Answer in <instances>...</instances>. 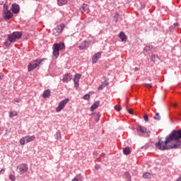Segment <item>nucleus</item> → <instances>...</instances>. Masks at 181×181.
I'll return each mask as SVG.
<instances>
[{"instance_id": "nucleus-1", "label": "nucleus", "mask_w": 181, "mask_h": 181, "mask_svg": "<svg viewBox=\"0 0 181 181\" xmlns=\"http://www.w3.org/2000/svg\"><path fill=\"white\" fill-rule=\"evenodd\" d=\"M179 146H181V129L173 130L165 137V141L160 139L156 143V147L160 151L177 149Z\"/></svg>"}, {"instance_id": "nucleus-2", "label": "nucleus", "mask_w": 181, "mask_h": 181, "mask_svg": "<svg viewBox=\"0 0 181 181\" xmlns=\"http://www.w3.org/2000/svg\"><path fill=\"white\" fill-rule=\"evenodd\" d=\"M23 33L21 31H14L8 35L7 40L4 42V45L6 47H9L12 43H15L17 40L22 38Z\"/></svg>"}, {"instance_id": "nucleus-3", "label": "nucleus", "mask_w": 181, "mask_h": 181, "mask_svg": "<svg viewBox=\"0 0 181 181\" xmlns=\"http://www.w3.org/2000/svg\"><path fill=\"white\" fill-rule=\"evenodd\" d=\"M64 47H65V45H64V43L63 42L54 43L52 45V49H53L52 54L54 57H55V59H57V57L60 56L59 52H61V50H64Z\"/></svg>"}, {"instance_id": "nucleus-4", "label": "nucleus", "mask_w": 181, "mask_h": 181, "mask_svg": "<svg viewBox=\"0 0 181 181\" xmlns=\"http://www.w3.org/2000/svg\"><path fill=\"white\" fill-rule=\"evenodd\" d=\"M8 6L7 4H4L3 7V17L4 18L5 21H9L13 18V14L11 11L8 10Z\"/></svg>"}, {"instance_id": "nucleus-5", "label": "nucleus", "mask_w": 181, "mask_h": 181, "mask_svg": "<svg viewBox=\"0 0 181 181\" xmlns=\"http://www.w3.org/2000/svg\"><path fill=\"white\" fill-rule=\"evenodd\" d=\"M28 170H29V168L26 163H21L18 165L16 168V172H18L19 175H25Z\"/></svg>"}, {"instance_id": "nucleus-6", "label": "nucleus", "mask_w": 181, "mask_h": 181, "mask_svg": "<svg viewBox=\"0 0 181 181\" xmlns=\"http://www.w3.org/2000/svg\"><path fill=\"white\" fill-rule=\"evenodd\" d=\"M35 139H36V136H35V135L25 136L24 137H22L20 139V144L21 145H25V144H29V142H33Z\"/></svg>"}, {"instance_id": "nucleus-7", "label": "nucleus", "mask_w": 181, "mask_h": 181, "mask_svg": "<svg viewBox=\"0 0 181 181\" xmlns=\"http://www.w3.org/2000/svg\"><path fill=\"white\" fill-rule=\"evenodd\" d=\"M42 62H43V59H39L32 61L28 66V71H32V70L36 69V67H37V66H39V64H40V63H42Z\"/></svg>"}, {"instance_id": "nucleus-8", "label": "nucleus", "mask_w": 181, "mask_h": 181, "mask_svg": "<svg viewBox=\"0 0 181 181\" xmlns=\"http://www.w3.org/2000/svg\"><path fill=\"white\" fill-rule=\"evenodd\" d=\"M65 26L64 23L57 25L52 30V35H54V36H59V35L63 32V29H64Z\"/></svg>"}, {"instance_id": "nucleus-9", "label": "nucleus", "mask_w": 181, "mask_h": 181, "mask_svg": "<svg viewBox=\"0 0 181 181\" xmlns=\"http://www.w3.org/2000/svg\"><path fill=\"white\" fill-rule=\"evenodd\" d=\"M70 101V100L69 98H65L64 100H62L58 105V106L56 107V112H60V111H62V110H63L64 108V107H66V105H67V103H69Z\"/></svg>"}, {"instance_id": "nucleus-10", "label": "nucleus", "mask_w": 181, "mask_h": 181, "mask_svg": "<svg viewBox=\"0 0 181 181\" xmlns=\"http://www.w3.org/2000/svg\"><path fill=\"white\" fill-rule=\"evenodd\" d=\"M90 45H91V40H83L78 45V49L80 50H84V49H87Z\"/></svg>"}, {"instance_id": "nucleus-11", "label": "nucleus", "mask_w": 181, "mask_h": 181, "mask_svg": "<svg viewBox=\"0 0 181 181\" xmlns=\"http://www.w3.org/2000/svg\"><path fill=\"white\" fill-rule=\"evenodd\" d=\"M71 78H73V75L71 74H65L62 77L63 83H69L71 81Z\"/></svg>"}, {"instance_id": "nucleus-12", "label": "nucleus", "mask_w": 181, "mask_h": 181, "mask_svg": "<svg viewBox=\"0 0 181 181\" xmlns=\"http://www.w3.org/2000/svg\"><path fill=\"white\" fill-rule=\"evenodd\" d=\"M80 78H81V74H76L74 76V87L76 88L78 87V81H80Z\"/></svg>"}, {"instance_id": "nucleus-13", "label": "nucleus", "mask_w": 181, "mask_h": 181, "mask_svg": "<svg viewBox=\"0 0 181 181\" xmlns=\"http://www.w3.org/2000/svg\"><path fill=\"white\" fill-rule=\"evenodd\" d=\"M101 58V52H97L95 54L92 58V64H95L98 62V59Z\"/></svg>"}, {"instance_id": "nucleus-14", "label": "nucleus", "mask_w": 181, "mask_h": 181, "mask_svg": "<svg viewBox=\"0 0 181 181\" xmlns=\"http://www.w3.org/2000/svg\"><path fill=\"white\" fill-rule=\"evenodd\" d=\"M11 11L13 12V13H18L19 12V11H21V7H19V6L16 4H13L12 6H11Z\"/></svg>"}, {"instance_id": "nucleus-15", "label": "nucleus", "mask_w": 181, "mask_h": 181, "mask_svg": "<svg viewBox=\"0 0 181 181\" xmlns=\"http://www.w3.org/2000/svg\"><path fill=\"white\" fill-rule=\"evenodd\" d=\"M136 131L137 132H141V134H145L146 133V127L142 125H138L136 127Z\"/></svg>"}, {"instance_id": "nucleus-16", "label": "nucleus", "mask_w": 181, "mask_h": 181, "mask_svg": "<svg viewBox=\"0 0 181 181\" xmlns=\"http://www.w3.org/2000/svg\"><path fill=\"white\" fill-rule=\"evenodd\" d=\"M118 36L122 42H127V35H125V33L120 32Z\"/></svg>"}, {"instance_id": "nucleus-17", "label": "nucleus", "mask_w": 181, "mask_h": 181, "mask_svg": "<svg viewBox=\"0 0 181 181\" xmlns=\"http://www.w3.org/2000/svg\"><path fill=\"white\" fill-rule=\"evenodd\" d=\"M79 11L80 12H81V13H84V12H86V11H88V6L86 4H82Z\"/></svg>"}, {"instance_id": "nucleus-18", "label": "nucleus", "mask_w": 181, "mask_h": 181, "mask_svg": "<svg viewBox=\"0 0 181 181\" xmlns=\"http://www.w3.org/2000/svg\"><path fill=\"white\" fill-rule=\"evenodd\" d=\"M83 180L84 177H83L81 174H78L74 179H72V181H83Z\"/></svg>"}, {"instance_id": "nucleus-19", "label": "nucleus", "mask_w": 181, "mask_h": 181, "mask_svg": "<svg viewBox=\"0 0 181 181\" xmlns=\"http://www.w3.org/2000/svg\"><path fill=\"white\" fill-rule=\"evenodd\" d=\"M59 6H63L64 5H67V2L69 0H57Z\"/></svg>"}, {"instance_id": "nucleus-20", "label": "nucleus", "mask_w": 181, "mask_h": 181, "mask_svg": "<svg viewBox=\"0 0 181 181\" xmlns=\"http://www.w3.org/2000/svg\"><path fill=\"white\" fill-rule=\"evenodd\" d=\"M43 98H49L50 97V90L49 89H47L44 90L43 94H42Z\"/></svg>"}, {"instance_id": "nucleus-21", "label": "nucleus", "mask_w": 181, "mask_h": 181, "mask_svg": "<svg viewBox=\"0 0 181 181\" xmlns=\"http://www.w3.org/2000/svg\"><path fill=\"white\" fill-rule=\"evenodd\" d=\"M100 105V102L95 101L90 107V111H94Z\"/></svg>"}, {"instance_id": "nucleus-22", "label": "nucleus", "mask_w": 181, "mask_h": 181, "mask_svg": "<svg viewBox=\"0 0 181 181\" xmlns=\"http://www.w3.org/2000/svg\"><path fill=\"white\" fill-rule=\"evenodd\" d=\"M18 112L17 111H10L9 112V118H13V117H18Z\"/></svg>"}, {"instance_id": "nucleus-23", "label": "nucleus", "mask_w": 181, "mask_h": 181, "mask_svg": "<svg viewBox=\"0 0 181 181\" xmlns=\"http://www.w3.org/2000/svg\"><path fill=\"white\" fill-rule=\"evenodd\" d=\"M151 62H153V63H156V62H158V60H159V57L156 54H153L151 56Z\"/></svg>"}, {"instance_id": "nucleus-24", "label": "nucleus", "mask_w": 181, "mask_h": 181, "mask_svg": "<svg viewBox=\"0 0 181 181\" xmlns=\"http://www.w3.org/2000/svg\"><path fill=\"white\" fill-rule=\"evenodd\" d=\"M153 119H156V121H160L161 117L159 115V112H156L155 116H153Z\"/></svg>"}, {"instance_id": "nucleus-25", "label": "nucleus", "mask_w": 181, "mask_h": 181, "mask_svg": "<svg viewBox=\"0 0 181 181\" xmlns=\"http://www.w3.org/2000/svg\"><path fill=\"white\" fill-rule=\"evenodd\" d=\"M130 152H131V150L128 147L124 148V150H123V153L124 155H129Z\"/></svg>"}, {"instance_id": "nucleus-26", "label": "nucleus", "mask_w": 181, "mask_h": 181, "mask_svg": "<svg viewBox=\"0 0 181 181\" xmlns=\"http://www.w3.org/2000/svg\"><path fill=\"white\" fill-rule=\"evenodd\" d=\"M144 179H151V173H144L143 174Z\"/></svg>"}, {"instance_id": "nucleus-27", "label": "nucleus", "mask_w": 181, "mask_h": 181, "mask_svg": "<svg viewBox=\"0 0 181 181\" xmlns=\"http://www.w3.org/2000/svg\"><path fill=\"white\" fill-rule=\"evenodd\" d=\"M124 179H127V180H131V175H129V173H128V172L124 173Z\"/></svg>"}, {"instance_id": "nucleus-28", "label": "nucleus", "mask_w": 181, "mask_h": 181, "mask_svg": "<svg viewBox=\"0 0 181 181\" xmlns=\"http://www.w3.org/2000/svg\"><path fill=\"white\" fill-rule=\"evenodd\" d=\"M54 138H56L57 139H59V138H62V134H60L59 132H57L55 135H54Z\"/></svg>"}, {"instance_id": "nucleus-29", "label": "nucleus", "mask_w": 181, "mask_h": 181, "mask_svg": "<svg viewBox=\"0 0 181 181\" xmlns=\"http://www.w3.org/2000/svg\"><path fill=\"white\" fill-rule=\"evenodd\" d=\"M118 18H119V14H118V13H116L114 16L115 22H118Z\"/></svg>"}, {"instance_id": "nucleus-30", "label": "nucleus", "mask_w": 181, "mask_h": 181, "mask_svg": "<svg viewBox=\"0 0 181 181\" xmlns=\"http://www.w3.org/2000/svg\"><path fill=\"white\" fill-rule=\"evenodd\" d=\"M115 110H116L117 111V112H119V111H121V106L118 105H116L115 106Z\"/></svg>"}, {"instance_id": "nucleus-31", "label": "nucleus", "mask_w": 181, "mask_h": 181, "mask_svg": "<svg viewBox=\"0 0 181 181\" xmlns=\"http://www.w3.org/2000/svg\"><path fill=\"white\" fill-rule=\"evenodd\" d=\"M96 117H98V118L95 119V122H98V121H100V117H101L100 112L96 113Z\"/></svg>"}, {"instance_id": "nucleus-32", "label": "nucleus", "mask_w": 181, "mask_h": 181, "mask_svg": "<svg viewBox=\"0 0 181 181\" xmlns=\"http://www.w3.org/2000/svg\"><path fill=\"white\" fill-rule=\"evenodd\" d=\"M83 100H90V94H86L83 97Z\"/></svg>"}, {"instance_id": "nucleus-33", "label": "nucleus", "mask_w": 181, "mask_h": 181, "mask_svg": "<svg viewBox=\"0 0 181 181\" xmlns=\"http://www.w3.org/2000/svg\"><path fill=\"white\" fill-rule=\"evenodd\" d=\"M144 119L146 122H148V121H149V117H148V115H145L144 116Z\"/></svg>"}, {"instance_id": "nucleus-34", "label": "nucleus", "mask_w": 181, "mask_h": 181, "mask_svg": "<svg viewBox=\"0 0 181 181\" xmlns=\"http://www.w3.org/2000/svg\"><path fill=\"white\" fill-rule=\"evenodd\" d=\"M9 179H10V180H11V181H15V175H9Z\"/></svg>"}, {"instance_id": "nucleus-35", "label": "nucleus", "mask_w": 181, "mask_h": 181, "mask_svg": "<svg viewBox=\"0 0 181 181\" xmlns=\"http://www.w3.org/2000/svg\"><path fill=\"white\" fill-rule=\"evenodd\" d=\"M105 87V86L104 85H100L98 88V90H104V88Z\"/></svg>"}, {"instance_id": "nucleus-36", "label": "nucleus", "mask_w": 181, "mask_h": 181, "mask_svg": "<svg viewBox=\"0 0 181 181\" xmlns=\"http://www.w3.org/2000/svg\"><path fill=\"white\" fill-rule=\"evenodd\" d=\"M127 112H129V114H131V115H134V112H132V110H129V108H127Z\"/></svg>"}, {"instance_id": "nucleus-37", "label": "nucleus", "mask_w": 181, "mask_h": 181, "mask_svg": "<svg viewBox=\"0 0 181 181\" xmlns=\"http://www.w3.org/2000/svg\"><path fill=\"white\" fill-rule=\"evenodd\" d=\"M4 76H5V75H4L3 73H0V80H4Z\"/></svg>"}, {"instance_id": "nucleus-38", "label": "nucleus", "mask_w": 181, "mask_h": 181, "mask_svg": "<svg viewBox=\"0 0 181 181\" xmlns=\"http://www.w3.org/2000/svg\"><path fill=\"white\" fill-rule=\"evenodd\" d=\"M21 98L14 99V103H21Z\"/></svg>"}, {"instance_id": "nucleus-39", "label": "nucleus", "mask_w": 181, "mask_h": 181, "mask_svg": "<svg viewBox=\"0 0 181 181\" xmlns=\"http://www.w3.org/2000/svg\"><path fill=\"white\" fill-rule=\"evenodd\" d=\"M146 86L149 88H152V83H146Z\"/></svg>"}, {"instance_id": "nucleus-40", "label": "nucleus", "mask_w": 181, "mask_h": 181, "mask_svg": "<svg viewBox=\"0 0 181 181\" xmlns=\"http://www.w3.org/2000/svg\"><path fill=\"white\" fill-rule=\"evenodd\" d=\"M150 47H144V50H149Z\"/></svg>"}, {"instance_id": "nucleus-41", "label": "nucleus", "mask_w": 181, "mask_h": 181, "mask_svg": "<svg viewBox=\"0 0 181 181\" xmlns=\"http://www.w3.org/2000/svg\"><path fill=\"white\" fill-rule=\"evenodd\" d=\"M139 67H135L134 71H139Z\"/></svg>"}, {"instance_id": "nucleus-42", "label": "nucleus", "mask_w": 181, "mask_h": 181, "mask_svg": "<svg viewBox=\"0 0 181 181\" xmlns=\"http://www.w3.org/2000/svg\"><path fill=\"white\" fill-rule=\"evenodd\" d=\"M173 105L176 108V107H177V103H173Z\"/></svg>"}, {"instance_id": "nucleus-43", "label": "nucleus", "mask_w": 181, "mask_h": 181, "mask_svg": "<svg viewBox=\"0 0 181 181\" xmlns=\"http://www.w3.org/2000/svg\"><path fill=\"white\" fill-rule=\"evenodd\" d=\"M174 25H175V26H179V23H174Z\"/></svg>"}]
</instances>
